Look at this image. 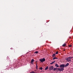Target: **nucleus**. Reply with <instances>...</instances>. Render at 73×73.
Here are the masks:
<instances>
[{
    "label": "nucleus",
    "instance_id": "nucleus-1",
    "mask_svg": "<svg viewBox=\"0 0 73 73\" xmlns=\"http://www.w3.org/2000/svg\"><path fill=\"white\" fill-rule=\"evenodd\" d=\"M40 61L41 62H43L44 61H45V59L43 58H41V59H39Z\"/></svg>",
    "mask_w": 73,
    "mask_h": 73
},
{
    "label": "nucleus",
    "instance_id": "nucleus-2",
    "mask_svg": "<svg viewBox=\"0 0 73 73\" xmlns=\"http://www.w3.org/2000/svg\"><path fill=\"white\" fill-rule=\"evenodd\" d=\"M59 69L60 68L56 67L55 68H54L53 69V70H54V71H55V70H56V71H59Z\"/></svg>",
    "mask_w": 73,
    "mask_h": 73
},
{
    "label": "nucleus",
    "instance_id": "nucleus-3",
    "mask_svg": "<svg viewBox=\"0 0 73 73\" xmlns=\"http://www.w3.org/2000/svg\"><path fill=\"white\" fill-rule=\"evenodd\" d=\"M66 60L68 62H71V59L69 57L67 58H66Z\"/></svg>",
    "mask_w": 73,
    "mask_h": 73
},
{
    "label": "nucleus",
    "instance_id": "nucleus-4",
    "mask_svg": "<svg viewBox=\"0 0 73 73\" xmlns=\"http://www.w3.org/2000/svg\"><path fill=\"white\" fill-rule=\"evenodd\" d=\"M49 70H53V66H50L49 68Z\"/></svg>",
    "mask_w": 73,
    "mask_h": 73
},
{
    "label": "nucleus",
    "instance_id": "nucleus-5",
    "mask_svg": "<svg viewBox=\"0 0 73 73\" xmlns=\"http://www.w3.org/2000/svg\"><path fill=\"white\" fill-rule=\"evenodd\" d=\"M65 65L64 64H62L60 65V68H65Z\"/></svg>",
    "mask_w": 73,
    "mask_h": 73
},
{
    "label": "nucleus",
    "instance_id": "nucleus-6",
    "mask_svg": "<svg viewBox=\"0 0 73 73\" xmlns=\"http://www.w3.org/2000/svg\"><path fill=\"white\" fill-rule=\"evenodd\" d=\"M64 70V68H62L60 69L59 68V72H61V71H63V70Z\"/></svg>",
    "mask_w": 73,
    "mask_h": 73
},
{
    "label": "nucleus",
    "instance_id": "nucleus-7",
    "mask_svg": "<svg viewBox=\"0 0 73 73\" xmlns=\"http://www.w3.org/2000/svg\"><path fill=\"white\" fill-rule=\"evenodd\" d=\"M69 65V63H67L65 65V67H66L68 66Z\"/></svg>",
    "mask_w": 73,
    "mask_h": 73
},
{
    "label": "nucleus",
    "instance_id": "nucleus-8",
    "mask_svg": "<svg viewBox=\"0 0 73 73\" xmlns=\"http://www.w3.org/2000/svg\"><path fill=\"white\" fill-rule=\"evenodd\" d=\"M56 61H54V62H51V63H50V65H52V64H54V63Z\"/></svg>",
    "mask_w": 73,
    "mask_h": 73
},
{
    "label": "nucleus",
    "instance_id": "nucleus-9",
    "mask_svg": "<svg viewBox=\"0 0 73 73\" xmlns=\"http://www.w3.org/2000/svg\"><path fill=\"white\" fill-rule=\"evenodd\" d=\"M55 66L56 67H59V66L58 65V64H55Z\"/></svg>",
    "mask_w": 73,
    "mask_h": 73
},
{
    "label": "nucleus",
    "instance_id": "nucleus-10",
    "mask_svg": "<svg viewBox=\"0 0 73 73\" xmlns=\"http://www.w3.org/2000/svg\"><path fill=\"white\" fill-rule=\"evenodd\" d=\"M48 66H47L46 67L45 69V70H46L47 69H48Z\"/></svg>",
    "mask_w": 73,
    "mask_h": 73
},
{
    "label": "nucleus",
    "instance_id": "nucleus-11",
    "mask_svg": "<svg viewBox=\"0 0 73 73\" xmlns=\"http://www.w3.org/2000/svg\"><path fill=\"white\" fill-rule=\"evenodd\" d=\"M36 69H38V66H37V63H36Z\"/></svg>",
    "mask_w": 73,
    "mask_h": 73
},
{
    "label": "nucleus",
    "instance_id": "nucleus-12",
    "mask_svg": "<svg viewBox=\"0 0 73 73\" xmlns=\"http://www.w3.org/2000/svg\"><path fill=\"white\" fill-rule=\"evenodd\" d=\"M52 57H56V54H53L52 55Z\"/></svg>",
    "mask_w": 73,
    "mask_h": 73
},
{
    "label": "nucleus",
    "instance_id": "nucleus-13",
    "mask_svg": "<svg viewBox=\"0 0 73 73\" xmlns=\"http://www.w3.org/2000/svg\"><path fill=\"white\" fill-rule=\"evenodd\" d=\"M34 61H35V60H33V59H32L31 62V63H32L33 62H34Z\"/></svg>",
    "mask_w": 73,
    "mask_h": 73
},
{
    "label": "nucleus",
    "instance_id": "nucleus-14",
    "mask_svg": "<svg viewBox=\"0 0 73 73\" xmlns=\"http://www.w3.org/2000/svg\"><path fill=\"white\" fill-rule=\"evenodd\" d=\"M66 46V44H64L62 45V46Z\"/></svg>",
    "mask_w": 73,
    "mask_h": 73
},
{
    "label": "nucleus",
    "instance_id": "nucleus-15",
    "mask_svg": "<svg viewBox=\"0 0 73 73\" xmlns=\"http://www.w3.org/2000/svg\"><path fill=\"white\" fill-rule=\"evenodd\" d=\"M54 59H57V58H56V57H54L53 58V60H54Z\"/></svg>",
    "mask_w": 73,
    "mask_h": 73
},
{
    "label": "nucleus",
    "instance_id": "nucleus-16",
    "mask_svg": "<svg viewBox=\"0 0 73 73\" xmlns=\"http://www.w3.org/2000/svg\"><path fill=\"white\" fill-rule=\"evenodd\" d=\"M35 53H36V54L38 53V52L37 51H36L35 52Z\"/></svg>",
    "mask_w": 73,
    "mask_h": 73
},
{
    "label": "nucleus",
    "instance_id": "nucleus-17",
    "mask_svg": "<svg viewBox=\"0 0 73 73\" xmlns=\"http://www.w3.org/2000/svg\"><path fill=\"white\" fill-rule=\"evenodd\" d=\"M39 69H41V70H42V67L40 68Z\"/></svg>",
    "mask_w": 73,
    "mask_h": 73
},
{
    "label": "nucleus",
    "instance_id": "nucleus-18",
    "mask_svg": "<svg viewBox=\"0 0 73 73\" xmlns=\"http://www.w3.org/2000/svg\"><path fill=\"white\" fill-rule=\"evenodd\" d=\"M55 54H58V51L56 52Z\"/></svg>",
    "mask_w": 73,
    "mask_h": 73
},
{
    "label": "nucleus",
    "instance_id": "nucleus-19",
    "mask_svg": "<svg viewBox=\"0 0 73 73\" xmlns=\"http://www.w3.org/2000/svg\"><path fill=\"white\" fill-rule=\"evenodd\" d=\"M34 73V71H33L31 72H30V73Z\"/></svg>",
    "mask_w": 73,
    "mask_h": 73
},
{
    "label": "nucleus",
    "instance_id": "nucleus-20",
    "mask_svg": "<svg viewBox=\"0 0 73 73\" xmlns=\"http://www.w3.org/2000/svg\"><path fill=\"white\" fill-rule=\"evenodd\" d=\"M70 58V59H71V58H73V57H69Z\"/></svg>",
    "mask_w": 73,
    "mask_h": 73
},
{
    "label": "nucleus",
    "instance_id": "nucleus-21",
    "mask_svg": "<svg viewBox=\"0 0 73 73\" xmlns=\"http://www.w3.org/2000/svg\"><path fill=\"white\" fill-rule=\"evenodd\" d=\"M69 47H72V45H70L69 46Z\"/></svg>",
    "mask_w": 73,
    "mask_h": 73
},
{
    "label": "nucleus",
    "instance_id": "nucleus-22",
    "mask_svg": "<svg viewBox=\"0 0 73 73\" xmlns=\"http://www.w3.org/2000/svg\"><path fill=\"white\" fill-rule=\"evenodd\" d=\"M63 50L64 51H65V50Z\"/></svg>",
    "mask_w": 73,
    "mask_h": 73
},
{
    "label": "nucleus",
    "instance_id": "nucleus-23",
    "mask_svg": "<svg viewBox=\"0 0 73 73\" xmlns=\"http://www.w3.org/2000/svg\"><path fill=\"white\" fill-rule=\"evenodd\" d=\"M70 38H71V37H70Z\"/></svg>",
    "mask_w": 73,
    "mask_h": 73
}]
</instances>
